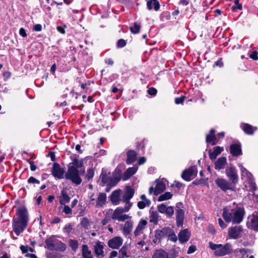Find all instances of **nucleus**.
Wrapping results in <instances>:
<instances>
[{"instance_id":"f257e3e1","label":"nucleus","mask_w":258,"mask_h":258,"mask_svg":"<svg viewBox=\"0 0 258 258\" xmlns=\"http://www.w3.org/2000/svg\"><path fill=\"white\" fill-rule=\"evenodd\" d=\"M244 214L243 209L238 207L235 203L223 208L222 216L226 222L239 224L243 220Z\"/></svg>"},{"instance_id":"f03ea898","label":"nucleus","mask_w":258,"mask_h":258,"mask_svg":"<svg viewBox=\"0 0 258 258\" xmlns=\"http://www.w3.org/2000/svg\"><path fill=\"white\" fill-rule=\"evenodd\" d=\"M17 217L13 219V229L17 236L27 228L29 220V214L25 207H21L17 210Z\"/></svg>"},{"instance_id":"7ed1b4c3","label":"nucleus","mask_w":258,"mask_h":258,"mask_svg":"<svg viewBox=\"0 0 258 258\" xmlns=\"http://www.w3.org/2000/svg\"><path fill=\"white\" fill-rule=\"evenodd\" d=\"M85 170L84 168L79 169L75 167H68L67 171L64 174V177L66 179L70 180L72 183L76 185H80L82 179L81 175L85 174Z\"/></svg>"},{"instance_id":"20e7f679","label":"nucleus","mask_w":258,"mask_h":258,"mask_svg":"<svg viewBox=\"0 0 258 258\" xmlns=\"http://www.w3.org/2000/svg\"><path fill=\"white\" fill-rule=\"evenodd\" d=\"M210 248L214 250V254L217 256H223L230 254L232 251V246L230 243L224 245L215 244L212 242L209 243Z\"/></svg>"},{"instance_id":"39448f33","label":"nucleus","mask_w":258,"mask_h":258,"mask_svg":"<svg viewBox=\"0 0 258 258\" xmlns=\"http://www.w3.org/2000/svg\"><path fill=\"white\" fill-rule=\"evenodd\" d=\"M45 248L51 250L64 251L66 249V245L58 240L54 236H51L45 240Z\"/></svg>"},{"instance_id":"423d86ee","label":"nucleus","mask_w":258,"mask_h":258,"mask_svg":"<svg viewBox=\"0 0 258 258\" xmlns=\"http://www.w3.org/2000/svg\"><path fill=\"white\" fill-rule=\"evenodd\" d=\"M100 178L103 183L102 185L107 184L112 186H115L121 179L120 176L111 177L110 172H108L104 170H102Z\"/></svg>"},{"instance_id":"0eeeda50","label":"nucleus","mask_w":258,"mask_h":258,"mask_svg":"<svg viewBox=\"0 0 258 258\" xmlns=\"http://www.w3.org/2000/svg\"><path fill=\"white\" fill-rule=\"evenodd\" d=\"M240 171L241 173V178L245 182H247L249 185V187L252 190H254L256 189V185L254 181V179L251 173L248 171L242 165L239 164Z\"/></svg>"},{"instance_id":"6e6552de","label":"nucleus","mask_w":258,"mask_h":258,"mask_svg":"<svg viewBox=\"0 0 258 258\" xmlns=\"http://www.w3.org/2000/svg\"><path fill=\"white\" fill-rule=\"evenodd\" d=\"M215 183L223 191L227 190L234 191L235 185L230 181L223 178H217L215 179Z\"/></svg>"},{"instance_id":"1a4fd4ad","label":"nucleus","mask_w":258,"mask_h":258,"mask_svg":"<svg viewBox=\"0 0 258 258\" xmlns=\"http://www.w3.org/2000/svg\"><path fill=\"white\" fill-rule=\"evenodd\" d=\"M123 213L125 212L123 210V207H117L114 211L111 218L113 220H116L119 222H123L126 220L132 218V216H130L128 215L123 214Z\"/></svg>"},{"instance_id":"9d476101","label":"nucleus","mask_w":258,"mask_h":258,"mask_svg":"<svg viewBox=\"0 0 258 258\" xmlns=\"http://www.w3.org/2000/svg\"><path fill=\"white\" fill-rule=\"evenodd\" d=\"M225 173L230 181L234 185H236L238 183V176L235 167H227L225 170Z\"/></svg>"},{"instance_id":"9b49d317","label":"nucleus","mask_w":258,"mask_h":258,"mask_svg":"<svg viewBox=\"0 0 258 258\" xmlns=\"http://www.w3.org/2000/svg\"><path fill=\"white\" fill-rule=\"evenodd\" d=\"M123 242V238L120 236H115L110 239L107 242L109 247L113 249H118Z\"/></svg>"},{"instance_id":"f8f14e48","label":"nucleus","mask_w":258,"mask_h":258,"mask_svg":"<svg viewBox=\"0 0 258 258\" xmlns=\"http://www.w3.org/2000/svg\"><path fill=\"white\" fill-rule=\"evenodd\" d=\"M197 174V170L196 166H192L185 170L182 174V178L186 181H190Z\"/></svg>"},{"instance_id":"ddd939ff","label":"nucleus","mask_w":258,"mask_h":258,"mask_svg":"<svg viewBox=\"0 0 258 258\" xmlns=\"http://www.w3.org/2000/svg\"><path fill=\"white\" fill-rule=\"evenodd\" d=\"M247 226L249 228L258 231V213L248 216Z\"/></svg>"},{"instance_id":"4468645a","label":"nucleus","mask_w":258,"mask_h":258,"mask_svg":"<svg viewBox=\"0 0 258 258\" xmlns=\"http://www.w3.org/2000/svg\"><path fill=\"white\" fill-rule=\"evenodd\" d=\"M52 174L55 178L62 179L64 177V170L58 163H54L52 169Z\"/></svg>"},{"instance_id":"2eb2a0df","label":"nucleus","mask_w":258,"mask_h":258,"mask_svg":"<svg viewBox=\"0 0 258 258\" xmlns=\"http://www.w3.org/2000/svg\"><path fill=\"white\" fill-rule=\"evenodd\" d=\"M157 210L160 213L165 214L169 217H171L174 214L173 208L171 206L167 207L164 204L158 205Z\"/></svg>"},{"instance_id":"dca6fc26","label":"nucleus","mask_w":258,"mask_h":258,"mask_svg":"<svg viewBox=\"0 0 258 258\" xmlns=\"http://www.w3.org/2000/svg\"><path fill=\"white\" fill-rule=\"evenodd\" d=\"M104 244L100 241H96L94 245V250L96 256L98 258H103L104 256Z\"/></svg>"},{"instance_id":"f3484780","label":"nucleus","mask_w":258,"mask_h":258,"mask_svg":"<svg viewBox=\"0 0 258 258\" xmlns=\"http://www.w3.org/2000/svg\"><path fill=\"white\" fill-rule=\"evenodd\" d=\"M147 223L148 222L146 220L141 219L134 232L135 236H138L143 233L144 230L147 226Z\"/></svg>"},{"instance_id":"a211bd4d","label":"nucleus","mask_w":258,"mask_h":258,"mask_svg":"<svg viewBox=\"0 0 258 258\" xmlns=\"http://www.w3.org/2000/svg\"><path fill=\"white\" fill-rule=\"evenodd\" d=\"M230 153L234 156L237 157L242 155L241 147L239 143L232 144L230 147Z\"/></svg>"},{"instance_id":"6ab92c4d","label":"nucleus","mask_w":258,"mask_h":258,"mask_svg":"<svg viewBox=\"0 0 258 258\" xmlns=\"http://www.w3.org/2000/svg\"><path fill=\"white\" fill-rule=\"evenodd\" d=\"M190 236V233L187 229L181 230L178 234V239L182 243L187 241Z\"/></svg>"},{"instance_id":"aec40b11","label":"nucleus","mask_w":258,"mask_h":258,"mask_svg":"<svg viewBox=\"0 0 258 258\" xmlns=\"http://www.w3.org/2000/svg\"><path fill=\"white\" fill-rule=\"evenodd\" d=\"M138 166H134L132 167L128 168L123 173L122 176V179L123 181L128 180L132 175H133L138 170Z\"/></svg>"},{"instance_id":"412c9836","label":"nucleus","mask_w":258,"mask_h":258,"mask_svg":"<svg viewBox=\"0 0 258 258\" xmlns=\"http://www.w3.org/2000/svg\"><path fill=\"white\" fill-rule=\"evenodd\" d=\"M72 162H70L68 167H75V168L82 169L83 166V161L82 160H79L76 157H71Z\"/></svg>"},{"instance_id":"4be33fe9","label":"nucleus","mask_w":258,"mask_h":258,"mask_svg":"<svg viewBox=\"0 0 258 258\" xmlns=\"http://www.w3.org/2000/svg\"><path fill=\"white\" fill-rule=\"evenodd\" d=\"M184 217V211L181 209H178L176 212V225L178 227H182L183 223Z\"/></svg>"},{"instance_id":"5701e85b","label":"nucleus","mask_w":258,"mask_h":258,"mask_svg":"<svg viewBox=\"0 0 258 258\" xmlns=\"http://www.w3.org/2000/svg\"><path fill=\"white\" fill-rule=\"evenodd\" d=\"M106 194L104 192L99 193L96 200L95 207L96 208H102L106 203Z\"/></svg>"},{"instance_id":"b1692460","label":"nucleus","mask_w":258,"mask_h":258,"mask_svg":"<svg viewBox=\"0 0 258 258\" xmlns=\"http://www.w3.org/2000/svg\"><path fill=\"white\" fill-rule=\"evenodd\" d=\"M133 228V222L131 220L126 221L122 227V233L125 236L130 234Z\"/></svg>"},{"instance_id":"393cba45","label":"nucleus","mask_w":258,"mask_h":258,"mask_svg":"<svg viewBox=\"0 0 258 258\" xmlns=\"http://www.w3.org/2000/svg\"><path fill=\"white\" fill-rule=\"evenodd\" d=\"M156 182V185L154 189V195L157 196L165 189L166 185L163 181L157 180Z\"/></svg>"},{"instance_id":"a878e982","label":"nucleus","mask_w":258,"mask_h":258,"mask_svg":"<svg viewBox=\"0 0 258 258\" xmlns=\"http://www.w3.org/2000/svg\"><path fill=\"white\" fill-rule=\"evenodd\" d=\"M127 159L126 162L127 164L133 163L137 158V153L134 150H128L126 152Z\"/></svg>"},{"instance_id":"bb28decb","label":"nucleus","mask_w":258,"mask_h":258,"mask_svg":"<svg viewBox=\"0 0 258 258\" xmlns=\"http://www.w3.org/2000/svg\"><path fill=\"white\" fill-rule=\"evenodd\" d=\"M223 151V148L219 146L214 148L213 151H209V158L211 160H215L217 157Z\"/></svg>"},{"instance_id":"cd10ccee","label":"nucleus","mask_w":258,"mask_h":258,"mask_svg":"<svg viewBox=\"0 0 258 258\" xmlns=\"http://www.w3.org/2000/svg\"><path fill=\"white\" fill-rule=\"evenodd\" d=\"M240 127L247 135H252L254 131L257 130L256 127H254L248 123H241Z\"/></svg>"},{"instance_id":"c85d7f7f","label":"nucleus","mask_w":258,"mask_h":258,"mask_svg":"<svg viewBox=\"0 0 258 258\" xmlns=\"http://www.w3.org/2000/svg\"><path fill=\"white\" fill-rule=\"evenodd\" d=\"M227 164V159L225 157H220L215 163V168L216 170L224 169Z\"/></svg>"},{"instance_id":"c756f323","label":"nucleus","mask_w":258,"mask_h":258,"mask_svg":"<svg viewBox=\"0 0 258 258\" xmlns=\"http://www.w3.org/2000/svg\"><path fill=\"white\" fill-rule=\"evenodd\" d=\"M241 231V228L240 227H232L229 230V236L232 238L236 239L238 237Z\"/></svg>"},{"instance_id":"7c9ffc66","label":"nucleus","mask_w":258,"mask_h":258,"mask_svg":"<svg viewBox=\"0 0 258 258\" xmlns=\"http://www.w3.org/2000/svg\"><path fill=\"white\" fill-rule=\"evenodd\" d=\"M82 255L83 258H94L91 250L86 244H83L82 246Z\"/></svg>"},{"instance_id":"2f4dec72","label":"nucleus","mask_w":258,"mask_h":258,"mask_svg":"<svg viewBox=\"0 0 258 258\" xmlns=\"http://www.w3.org/2000/svg\"><path fill=\"white\" fill-rule=\"evenodd\" d=\"M129 248L130 246L128 244L126 243L124 244L118 251V258L128 257L129 255L127 254V251Z\"/></svg>"},{"instance_id":"473e14b6","label":"nucleus","mask_w":258,"mask_h":258,"mask_svg":"<svg viewBox=\"0 0 258 258\" xmlns=\"http://www.w3.org/2000/svg\"><path fill=\"white\" fill-rule=\"evenodd\" d=\"M70 201V198L68 194L67 191L63 189L61 191V196L59 198V203L61 205H65L69 203Z\"/></svg>"},{"instance_id":"72a5a7b5","label":"nucleus","mask_w":258,"mask_h":258,"mask_svg":"<svg viewBox=\"0 0 258 258\" xmlns=\"http://www.w3.org/2000/svg\"><path fill=\"white\" fill-rule=\"evenodd\" d=\"M135 191L134 189L128 186L126 187L125 191L122 197L123 201H130L134 196Z\"/></svg>"},{"instance_id":"f704fd0d","label":"nucleus","mask_w":258,"mask_h":258,"mask_svg":"<svg viewBox=\"0 0 258 258\" xmlns=\"http://www.w3.org/2000/svg\"><path fill=\"white\" fill-rule=\"evenodd\" d=\"M153 258H169V256L167 252L162 249H159L155 251L153 255Z\"/></svg>"},{"instance_id":"c9c22d12","label":"nucleus","mask_w":258,"mask_h":258,"mask_svg":"<svg viewBox=\"0 0 258 258\" xmlns=\"http://www.w3.org/2000/svg\"><path fill=\"white\" fill-rule=\"evenodd\" d=\"M215 130L211 129L210 134L207 135L206 137V142L207 143H211L213 145L217 143V139L215 137Z\"/></svg>"},{"instance_id":"e433bc0d","label":"nucleus","mask_w":258,"mask_h":258,"mask_svg":"<svg viewBox=\"0 0 258 258\" xmlns=\"http://www.w3.org/2000/svg\"><path fill=\"white\" fill-rule=\"evenodd\" d=\"M120 192V190H116L113 191L111 195L110 200L114 205H117L119 203Z\"/></svg>"},{"instance_id":"4c0bfd02","label":"nucleus","mask_w":258,"mask_h":258,"mask_svg":"<svg viewBox=\"0 0 258 258\" xmlns=\"http://www.w3.org/2000/svg\"><path fill=\"white\" fill-rule=\"evenodd\" d=\"M150 221L154 224H158L159 219V214L157 211L150 212Z\"/></svg>"},{"instance_id":"58836bf2","label":"nucleus","mask_w":258,"mask_h":258,"mask_svg":"<svg viewBox=\"0 0 258 258\" xmlns=\"http://www.w3.org/2000/svg\"><path fill=\"white\" fill-rule=\"evenodd\" d=\"M172 194L170 192H166L163 194L161 195L158 199V201L162 202L164 201L168 200L171 199L172 197Z\"/></svg>"},{"instance_id":"ea45409f","label":"nucleus","mask_w":258,"mask_h":258,"mask_svg":"<svg viewBox=\"0 0 258 258\" xmlns=\"http://www.w3.org/2000/svg\"><path fill=\"white\" fill-rule=\"evenodd\" d=\"M94 170L93 168H89L87 170V173L85 175V179L86 181L90 180L94 176Z\"/></svg>"},{"instance_id":"a19ab883","label":"nucleus","mask_w":258,"mask_h":258,"mask_svg":"<svg viewBox=\"0 0 258 258\" xmlns=\"http://www.w3.org/2000/svg\"><path fill=\"white\" fill-rule=\"evenodd\" d=\"M141 28L140 25L137 23H135L133 26L130 27V30L133 34H138L139 33Z\"/></svg>"},{"instance_id":"79ce46f5","label":"nucleus","mask_w":258,"mask_h":258,"mask_svg":"<svg viewBox=\"0 0 258 258\" xmlns=\"http://www.w3.org/2000/svg\"><path fill=\"white\" fill-rule=\"evenodd\" d=\"M69 243L73 250L76 251L78 248V241L76 240L70 239Z\"/></svg>"},{"instance_id":"37998d69","label":"nucleus","mask_w":258,"mask_h":258,"mask_svg":"<svg viewBox=\"0 0 258 258\" xmlns=\"http://www.w3.org/2000/svg\"><path fill=\"white\" fill-rule=\"evenodd\" d=\"M74 226V224L72 223H69L66 224L63 228V232L67 234H69L71 231L73 230Z\"/></svg>"},{"instance_id":"c03bdc74","label":"nucleus","mask_w":258,"mask_h":258,"mask_svg":"<svg viewBox=\"0 0 258 258\" xmlns=\"http://www.w3.org/2000/svg\"><path fill=\"white\" fill-rule=\"evenodd\" d=\"M151 204L150 201H140L138 203V207L140 209H143L146 206H149Z\"/></svg>"},{"instance_id":"a18cd8bd","label":"nucleus","mask_w":258,"mask_h":258,"mask_svg":"<svg viewBox=\"0 0 258 258\" xmlns=\"http://www.w3.org/2000/svg\"><path fill=\"white\" fill-rule=\"evenodd\" d=\"M239 252L241 255V258H247L250 253V250L247 249L242 248L239 250Z\"/></svg>"},{"instance_id":"49530a36","label":"nucleus","mask_w":258,"mask_h":258,"mask_svg":"<svg viewBox=\"0 0 258 258\" xmlns=\"http://www.w3.org/2000/svg\"><path fill=\"white\" fill-rule=\"evenodd\" d=\"M242 4L239 3V0L234 1V5L232 6V9L233 11H235L237 10H242Z\"/></svg>"},{"instance_id":"de8ad7c7","label":"nucleus","mask_w":258,"mask_h":258,"mask_svg":"<svg viewBox=\"0 0 258 258\" xmlns=\"http://www.w3.org/2000/svg\"><path fill=\"white\" fill-rule=\"evenodd\" d=\"M173 231V230L169 227H165L162 229V232L164 235V236H169L172 232Z\"/></svg>"},{"instance_id":"09e8293b","label":"nucleus","mask_w":258,"mask_h":258,"mask_svg":"<svg viewBox=\"0 0 258 258\" xmlns=\"http://www.w3.org/2000/svg\"><path fill=\"white\" fill-rule=\"evenodd\" d=\"M123 201L124 203H125V207L124 208H123V210L125 213L127 212L131 209V208L132 206V204L130 202V201Z\"/></svg>"},{"instance_id":"8fccbe9b","label":"nucleus","mask_w":258,"mask_h":258,"mask_svg":"<svg viewBox=\"0 0 258 258\" xmlns=\"http://www.w3.org/2000/svg\"><path fill=\"white\" fill-rule=\"evenodd\" d=\"M126 44V42L123 39H119L117 41V46L119 48H122L124 47Z\"/></svg>"},{"instance_id":"3c124183","label":"nucleus","mask_w":258,"mask_h":258,"mask_svg":"<svg viewBox=\"0 0 258 258\" xmlns=\"http://www.w3.org/2000/svg\"><path fill=\"white\" fill-rule=\"evenodd\" d=\"M47 258H61V256L57 253L52 252L47 254Z\"/></svg>"},{"instance_id":"603ef678","label":"nucleus","mask_w":258,"mask_h":258,"mask_svg":"<svg viewBox=\"0 0 258 258\" xmlns=\"http://www.w3.org/2000/svg\"><path fill=\"white\" fill-rule=\"evenodd\" d=\"M168 240L173 241L176 242L177 240V237L175 234L174 231L172 232V233L168 236Z\"/></svg>"},{"instance_id":"864d4df0","label":"nucleus","mask_w":258,"mask_h":258,"mask_svg":"<svg viewBox=\"0 0 258 258\" xmlns=\"http://www.w3.org/2000/svg\"><path fill=\"white\" fill-rule=\"evenodd\" d=\"M162 232V230H157L155 233V238L157 239H161L164 237V235Z\"/></svg>"},{"instance_id":"5fc2aeb1","label":"nucleus","mask_w":258,"mask_h":258,"mask_svg":"<svg viewBox=\"0 0 258 258\" xmlns=\"http://www.w3.org/2000/svg\"><path fill=\"white\" fill-rule=\"evenodd\" d=\"M185 99V97L184 96H181L180 97L176 98L175 99V103L176 104H182L183 102H184Z\"/></svg>"},{"instance_id":"6e6d98bb","label":"nucleus","mask_w":258,"mask_h":258,"mask_svg":"<svg viewBox=\"0 0 258 258\" xmlns=\"http://www.w3.org/2000/svg\"><path fill=\"white\" fill-rule=\"evenodd\" d=\"M28 182L30 183H36L38 184L40 183L39 180L32 176L29 178V179H28Z\"/></svg>"},{"instance_id":"4d7b16f0","label":"nucleus","mask_w":258,"mask_h":258,"mask_svg":"<svg viewBox=\"0 0 258 258\" xmlns=\"http://www.w3.org/2000/svg\"><path fill=\"white\" fill-rule=\"evenodd\" d=\"M64 208H63V212L66 214H71L72 212V210L71 209V208L69 207L68 206H67V205H64Z\"/></svg>"},{"instance_id":"13d9d810","label":"nucleus","mask_w":258,"mask_h":258,"mask_svg":"<svg viewBox=\"0 0 258 258\" xmlns=\"http://www.w3.org/2000/svg\"><path fill=\"white\" fill-rule=\"evenodd\" d=\"M157 90L153 87L150 88L148 90V93L150 95H155L157 94Z\"/></svg>"},{"instance_id":"bf43d9fd","label":"nucleus","mask_w":258,"mask_h":258,"mask_svg":"<svg viewBox=\"0 0 258 258\" xmlns=\"http://www.w3.org/2000/svg\"><path fill=\"white\" fill-rule=\"evenodd\" d=\"M258 53L257 51H255L252 52L250 55L249 57L251 59L253 60H257L258 59V56H257Z\"/></svg>"},{"instance_id":"052dcab7","label":"nucleus","mask_w":258,"mask_h":258,"mask_svg":"<svg viewBox=\"0 0 258 258\" xmlns=\"http://www.w3.org/2000/svg\"><path fill=\"white\" fill-rule=\"evenodd\" d=\"M218 223L220 226L222 228L224 229L227 227V225L223 221L221 218L218 219Z\"/></svg>"},{"instance_id":"680f3d73","label":"nucleus","mask_w":258,"mask_h":258,"mask_svg":"<svg viewBox=\"0 0 258 258\" xmlns=\"http://www.w3.org/2000/svg\"><path fill=\"white\" fill-rule=\"evenodd\" d=\"M96 203V199L94 197V195H92L90 197V201H89V204L95 206Z\"/></svg>"},{"instance_id":"e2e57ef3","label":"nucleus","mask_w":258,"mask_h":258,"mask_svg":"<svg viewBox=\"0 0 258 258\" xmlns=\"http://www.w3.org/2000/svg\"><path fill=\"white\" fill-rule=\"evenodd\" d=\"M29 163L30 165V169L32 171H34L36 170L37 167L34 164V162L32 161H29Z\"/></svg>"},{"instance_id":"0e129e2a","label":"nucleus","mask_w":258,"mask_h":258,"mask_svg":"<svg viewBox=\"0 0 258 258\" xmlns=\"http://www.w3.org/2000/svg\"><path fill=\"white\" fill-rule=\"evenodd\" d=\"M110 220L109 216H106L102 220L101 223L103 225H106Z\"/></svg>"},{"instance_id":"69168bd1","label":"nucleus","mask_w":258,"mask_h":258,"mask_svg":"<svg viewBox=\"0 0 258 258\" xmlns=\"http://www.w3.org/2000/svg\"><path fill=\"white\" fill-rule=\"evenodd\" d=\"M196 250V247L194 245H191L189 247L187 250V253L190 254L194 253Z\"/></svg>"},{"instance_id":"338daca9","label":"nucleus","mask_w":258,"mask_h":258,"mask_svg":"<svg viewBox=\"0 0 258 258\" xmlns=\"http://www.w3.org/2000/svg\"><path fill=\"white\" fill-rule=\"evenodd\" d=\"M153 2L152 1H148L147 3V7L149 10H151L153 9Z\"/></svg>"},{"instance_id":"774afa93","label":"nucleus","mask_w":258,"mask_h":258,"mask_svg":"<svg viewBox=\"0 0 258 258\" xmlns=\"http://www.w3.org/2000/svg\"><path fill=\"white\" fill-rule=\"evenodd\" d=\"M19 34L22 37H25L27 36V34L25 30L23 28H21L19 30Z\"/></svg>"}]
</instances>
